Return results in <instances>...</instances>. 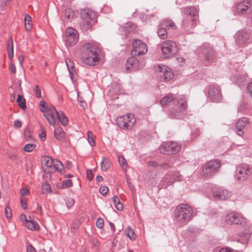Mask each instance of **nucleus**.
<instances>
[{
  "mask_svg": "<svg viewBox=\"0 0 252 252\" xmlns=\"http://www.w3.org/2000/svg\"><path fill=\"white\" fill-rule=\"evenodd\" d=\"M58 119L59 121L61 122V124L63 126H66L68 124V119L67 118L64 116V115L62 113H59L58 115Z\"/></svg>",
  "mask_w": 252,
  "mask_h": 252,
  "instance_id": "obj_40",
  "label": "nucleus"
},
{
  "mask_svg": "<svg viewBox=\"0 0 252 252\" xmlns=\"http://www.w3.org/2000/svg\"><path fill=\"white\" fill-rule=\"evenodd\" d=\"M67 207L69 209L74 204V200L72 198L66 197L64 199Z\"/></svg>",
  "mask_w": 252,
  "mask_h": 252,
  "instance_id": "obj_44",
  "label": "nucleus"
},
{
  "mask_svg": "<svg viewBox=\"0 0 252 252\" xmlns=\"http://www.w3.org/2000/svg\"><path fill=\"white\" fill-rule=\"evenodd\" d=\"M182 12L185 15L190 16V18H198V11L197 9L193 6H189L184 8Z\"/></svg>",
  "mask_w": 252,
  "mask_h": 252,
  "instance_id": "obj_26",
  "label": "nucleus"
},
{
  "mask_svg": "<svg viewBox=\"0 0 252 252\" xmlns=\"http://www.w3.org/2000/svg\"><path fill=\"white\" fill-rule=\"evenodd\" d=\"M177 61H178L179 65L180 66L184 65L185 63V59L183 57H178L177 58Z\"/></svg>",
  "mask_w": 252,
  "mask_h": 252,
  "instance_id": "obj_58",
  "label": "nucleus"
},
{
  "mask_svg": "<svg viewBox=\"0 0 252 252\" xmlns=\"http://www.w3.org/2000/svg\"><path fill=\"white\" fill-rule=\"evenodd\" d=\"M72 186V181L70 179L64 180L63 182L62 188H68Z\"/></svg>",
  "mask_w": 252,
  "mask_h": 252,
  "instance_id": "obj_49",
  "label": "nucleus"
},
{
  "mask_svg": "<svg viewBox=\"0 0 252 252\" xmlns=\"http://www.w3.org/2000/svg\"><path fill=\"white\" fill-rule=\"evenodd\" d=\"M110 162H109V161L107 159L103 158L102 160L101 161V168L102 171H106L108 169V168L110 167Z\"/></svg>",
  "mask_w": 252,
  "mask_h": 252,
  "instance_id": "obj_37",
  "label": "nucleus"
},
{
  "mask_svg": "<svg viewBox=\"0 0 252 252\" xmlns=\"http://www.w3.org/2000/svg\"><path fill=\"white\" fill-rule=\"evenodd\" d=\"M14 125L15 127H21L22 126V123L19 120H16L14 121Z\"/></svg>",
  "mask_w": 252,
  "mask_h": 252,
  "instance_id": "obj_62",
  "label": "nucleus"
},
{
  "mask_svg": "<svg viewBox=\"0 0 252 252\" xmlns=\"http://www.w3.org/2000/svg\"><path fill=\"white\" fill-rule=\"evenodd\" d=\"M220 166V161L210 160L206 163L202 169V174L206 177H209L217 173Z\"/></svg>",
  "mask_w": 252,
  "mask_h": 252,
  "instance_id": "obj_9",
  "label": "nucleus"
},
{
  "mask_svg": "<svg viewBox=\"0 0 252 252\" xmlns=\"http://www.w3.org/2000/svg\"><path fill=\"white\" fill-rule=\"evenodd\" d=\"M213 196L216 199L225 200L231 196V192L223 188H217L213 190Z\"/></svg>",
  "mask_w": 252,
  "mask_h": 252,
  "instance_id": "obj_18",
  "label": "nucleus"
},
{
  "mask_svg": "<svg viewBox=\"0 0 252 252\" xmlns=\"http://www.w3.org/2000/svg\"><path fill=\"white\" fill-rule=\"evenodd\" d=\"M54 135L56 138L60 141L65 140V133L61 128L55 129Z\"/></svg>",
  "mask_w": 252,
  "mask_h": 252,
  "instance_id": "obj_28",
  "label": "nucleus"
},
{
  "mask_svg": "<svg viewBox=\"0 0 252 252\" xmlns=\"http://www.w3.org/2000/svg\"><path fill=\"white\" fill-rule=\"evenodd\" d=\"M108 188L106 186H102L99 189V192L103 196L105 195L108 191Z\"/></svg>",
  "mask_w": 252,
  "mask_h": 252,
  "instance_id": "obj_55",
  "label": "nucleus"
},
{
  "mask_svg": "<svg viewBox=\"0 0 252 252\" xmlns=\"http://www.w3.org/2000/svg\"><path fill=\"white\" fill-rule=\"evenodd\" d=\"M25 137L27 140H31L32 139V136L31 135L30 131L28 128H26L24 132Z\"/></svg>",
  "mask_w": 252,
  "mask_h": 252,
  "instance_id": "obj_53",
  "label": "nucleus"
},
{
  "mask_svg": "<svg viewBox=\"0 0 252 252\" xmlns=\"http://www.w3.org/2000/svg\"><path fill=\"white\" fill-rule=\"evenodd\" d=\"M250 172L249 168L246 165H242L236 167L235 178L238 180L244 181L247 179Z\"/></svg>",
  "mask_w": 252,
  "mask_h": 252,
  "instance_id": "obj_20",
  "label": "nucleus"
},
{
  "mask_svg": "<svg viewBox=\"0 0 252 252\" xmlns=\"http://www.w3.org/2000/svg\"><path fill=\"white\" fill-rule=\"evenodd\" d=\"M42 190L43 193H49L51 192V188L49 184L44 183L42 184Z\"/></svg>",
  "mask_w": 252,
  "mask_h": 252,
  "instance_id": "obj_48",
  "label": "nucleus"
},
{
  "mask_svg": "<svg viewBox=\"0 0 252 252\" xmlns=\"http://www.w3.org/2000/svg\"><path fill=\"white\" fill-rule=\"evenodd\" d=\"M169 117L171 118L181 119V115L179 112L171 111L169 114Z\"/></svg>",
  "mask_w": 252,
  "mask_h": 252,
  "instance_id": "obj_51",
  "label": "nucleus"
},
{
  "mask_svg": "<svg viewBox=\"0 0 252 252\" xmlns=\"http://www.w3.org/2000/svg\"><path fill=\"white\" fill-rule=\"evenodd\" d=\"M161 27H166L168 28L174 29L176 26L174 23L172 21L168 19L164 20L161 23Z\"/></svg>",
  "mask_w": 252,
  "mask_h": 252,
  "instance_id": "obj_33",
  "label": "nucleus"
},
{
  "mask_svg": "<svg viewBox=\"0 0 252 252\" xmlns=\"http://www.w3.org/2000/svg\"><path fill=\"white\" fill-rule=\"evenodd\" d=\"M117 125L122 129L128 130L131 129L136 123L134 115L128 113L126 115L119 117L116 120Z\"/></svg>",
  "mask_w": 252,
  "mask_h": 252,
  "instance_id": "obj_4",
  "label": "nucleus"
},
{
  "mask_svg": "<svg viewBox=\"0 0 252 252\" xmlns=\"http://www.w3.org/2000/svg\"><path fill=\"white\" fill-rule=\"evenodd\" d=\"M99 49L94 43H86L81 49V58L84 63L95 65L99 60Z\"/></svg>",
  "mask_w": 252,
  "mask_h": 252,
  "instance_id": "obj_1",
  "label": "nucleus"
},
{
  "mask_svg": "<svg viewBox=\"0 0 252 252\" xmlns=\"http://www.w3.org/2000/svg\"><path fill=\"white\" fill-rule=\"evenodd\" d=\"M24 61V57L23 55H20L18 57V61L21 66H23V63Z\"/></svg>",
  "mask_w": 252,
  "mask_h": 252,
  "instance_id": "obj_63",
  "label": "nucleus"
},
{
  "mask_svg": "<svg viewBox=\"0 0 252 252\" xmlns=\"http://www.w3.org/2000/svg\"><path fill=\"white\" fill-rule=\"evenodd\" d=\"M88 141L91 146H94L95 145V142L93 138V133L88 131L87 132Z\"/></svg>",
  "mask_w": 252,
  "mask_h": 252,
  "instance_id": "obj_43",
  "label": "nucleus"
},
{
  "mask_svg": "<svg viewBox=\"0 0 252 252\" xmlns=\"http://www.w3.org/2000/svg\"><path fill=\"white\" fill-rule=\"evenodd\" d=\"M20 193L22 196H26L29 193V191L27 189L23 188L21 189Z\"/></svg>",
  "mask_w": 252,
  "mask_h": 252,
  "instance_id": "obj_59",
  "label": "nucleus"
},
{
  "mask_svg": "<svg viewBox=\"0 0 252 252\" xmlns=\"http://www.w3.org/2000/svg\"><path fill=\"white\" fill-rule=\"evenodd\" d=\"M251 236V231L250 230H248L247 232H242L240 235V236L243 239V243L247 242Z\"/></svg>",
  "mask_w": 252,
  "mask_h": 252,
  "instance_id": "obj_39",
  "label": "nucleus"
},
{
  "mask_svg": "<svg viewBox=\"0 0 252 252\" xmlns=\"http://www.w3.org/2000/svg\"><path fill=\"white\" fill-rule=\"evenodd\" d=\"M26 226L28 229L31 230H38L40 228L39 225L38 224V223L33 220L27 221Z\"/></svg>",
  "mask_w": 252,
  "mask_h": 252,
  "instance_id": "obj_30",
  "label": "nucleus"
},
{
  "mask_svg": "<svg viewBox=\"0 0 252 252\" xmlns=\"http://www.w3.org/2000/svg\"><path fill=\"white\" fill-rule=\"evenodd\" d=\"M225 220L229 224L244 225L246 223V219L236 213H231L227 215L225 217Z\"/></svg>",
  "mask_w": 252,
  "mask_h": 252,
  "instance_id": "obj_15",
  "label": "nucleus"
},
{
  "mask_svg": "<svg viewBox=\"0 0 252 252\" xmlns=\"http://www.w3.org/2000/svg\"><path fill=\"white\" fill-rule=\"evenodd\" d=\"M200 134V131L198 129L195 128L192 130L191 131V135L193 138H195L199 136Z\"/></svg>",
  "mask_w": 252,
  "mask_h": 252,
  "instance_id": "obj_57",
  "label": "nucleus"
},
{
  "mask_svg": "<svg viewBox=\"0 0 252 252\" xmlns=\"http://www.w3.org/2000/svg\"><path fill=\"white\" fill-rule=\"evenodd\" d=\"M54 160L48 156H44L41 158V164L44 171L46 173L54 172L53 169Z\"/></svg>",
  "mask_w": 252,
  "mask_h": 252,
  "instance_id": "obj_22",
  "label": "nucleus"
},
{
  "mask_svg": "<svg viewBox=\"0 0 252 252\" xmlns=\"http://www.w3.org/2000/svg\"><path fill=\"white\" fill-rule=\"evenodd\" d=\"M249 124V120L247 118L243 117L238 120L236 123V133L239 136L244 134V129Z\"/></svg>",
  "mask_w": 252,
  "mask_h": 252,
  "instance_id": "obj_23",
  "label": "nucleus"
},
{
  "mask_svg": "<svg viewBox=\"0 0 252 252\" xmlns=\"http://www.w3.org/2000/svg\"><path fill=\"white\" fill-rule=\"evenodd\" d=\"M197 21L196 18H184L182 21V28L185 32L189 33L191 32L190 30L195 27Z\"/></svg>",
  "mask_w": 252,
  "mask_h": 252,
  "instance_id": "obj_21",
  "label": "nucleus"
},
{
  "mask_svg": "<svg viewBox=\"0 0 252 252\" xmlns=\"http://www.w3.org/2000/svg\"><path fill=\"white\" fill-rule=\"evenodd\" d=\"M27 252H36L35 249L32 245L28 246L27 247Z\"/></svg>",
  "mask_w": 252,
  "mask_h": 252,
  "instance_id": "obj_61",
  "label": "nucleus"
},
{
  "mask_svg": "<svg viewBox=\"0 0 252 252\" xmlns=\"http://www.w3.org/2000/svg\"><path fill=\"white\" fill-rule=\"evenodd\" d=\"M33 91L36 97L40 98L41 97V91L38 85L35 86L33 89Z\"/></svg>",
  "mask_w": 252,
  "mask_h": 252,
  "instance_id": "obj_50",
  "label": "nucleus"
},
{
  "mask_svg": "<svg viewBox=\"0 0 252 252\" xmlns=\"http://www.w3.org/2000/svg\"><path fill=\"white\" fill-rule=\"evenodd\" d=\"M78 35L77 32L72 28H68L65 31L64 40L66 46H72L78 41Z\"/></svg>",
  "mask_w": 252,
  "mask_h": 252,
  "instance_id": "obj_13",
  "label": "nucleus"
},
{
  "mask_svg": "<svg viewBox=\"0 0 252 252\" xmlns=\"http://www.w3.org/2000/svg\"><path fill=\"white\" fill-rule=\"evenodd\" d=\"M139 62L133 57L129 58L126 63V69L127 71H136L139 69Z\"/></svg>",
  "mask_w": 252,
  "mask_h": 252,
  "instance_id": "obj_25",
  "label": "nucleus"
},
{
  "mask_svg": "<svg viewBox=\"0 0 252 252\" xmlns=\"http://www.w3.org/2000/svg\"><path fill=\"white\" fill-rule=\"evenodd\" d=\"M74 12L70 8H67L65 10L64 16L68 19L72 18L74 16Z\"/></svg>",
  "mask_w": 252,
  "mask_h": 252,
  "instance_id": "obj_42",
  "label": "nucleus"
},
{
  "mask_svg": "<svg viewBox=\"0 0 252 252\" xmlns=\"http://www.w3.org/2000/svg\"><path fill=\"white\" fill-rule=\"evenodd\" d=\"M35 147V145L33 144H27L25 146L24 150L26 152H31L32 151Z\"/></svg>",
  "mask_w": 252,
  "mask_h": 252,
  "instance_id": "obj_47",
  "label": "nucleus"
},
{
  "mask_svg": "<svg viewBox=\"0 0 252 252\" xmlns=\"http://www.w3.org/2000/svg\"><path fill=\"white\" fill-rule=\"evenodd\" d=\"M113 201L115 207L119 211H121L123 209V204L121 202L120 199L117 196H114L113 197Z\"/></svg>",
  "mask_w": 252,
  "mask_h": 252,
  "instance_id": "obj_35",
  "label": "nucleus"
},
{
  "mask_svg": "<svg viewBox=\"0 0 252 252\" xmlns=\"http://www.w3.org/2000/svg\"><path fill=\"white\" fill-rule=\"evenodd\" d=\"M181 146L177 142L170 141L162 143L159 147V152L165 155L174 154L178 152Z\"/></svg>",
  "mask_w": 252,
  "mask_h": 252,
  "instance_id": "obj_8",
  "label": "nucleus"
},
{
  "mask_svg": "<svg viewBox=\"0 0 252 252\" xmlns=\"http://www.w3.org/2000/svg\"><path fill=\"white\" fill-rule=\"evenodd\" d=\"M157 33L158 36L161 39H165L167 37V31L163 27H161L159 28L158 30Z\"/></svg>",
  "mask_w": 252,
  "mask_h": 252,
  "instance_id": "obj_36",
  "label": "nucleus"
},
{
  "mask_svg": "<svg viewBox=\"0 0 252 252\" xmlns=\"http://www.w3.org/2000/svg\"><path fill=\"white\" fill-rule=\"evenodd\" d=\"M17 102L18 103V105L21 108L25 109L26 108L25 99L23 97V96L19 94L17 99Z\"/></svg>",
  "mask_w": 252,
  "mask_h": 252,
  "instance_id": "obj_41",
  "label": "nucleus"
},
{
  "mask_svg": "<svg viewBox=\"0 0 252 252\" xmlns=\"http://www.w3.org/2000/svg\"><path fill=\"white\" fill-rule=\"evenodd\" d=\"M181 178L182 176L178 172H169L161 181L160 186L162 188H166L175 181L181 180Z\"/></svg>",
  "mask_w": 252,
  "mask_h": 252,
  "instance_id": "obj_11",
  "label": "nucleus"
},
{
  "mask_svg": "<svg viewBox=\"0 0 252 252\" xmlns=\"http://www.w3.org/2000/svg\"><path fill=\"white\" fill-rule=\"evenodd\" d=\"M59 112H57L54 106L51 105L50 108L44 113V116L48 121L49 124L54 126L56 123V119L58 118Z\"/></svg>",
  "mask_w": 252,
  "mask_h": 252,
  "instance_id": "obj_19",
  "label": "nucleus"
},
{
  "mask_svg": "<svg viewBox=\"0 0 252 252\" xmlns=\"http://www.w3.org/2000/svg\"><path fill=\"white\" fill-rule=\"evenodd\" d=\"M162 57L164 59H169L173 57L177 51V44L171 40H166L161 45Z\"/></svg>",
  "mask_w": 252,
  "mask_h": 252,
  "instance_id": "obj_7",
  "label": "nucleus"
},
{
  "mask_svg": "<svg viewBox=\"0 0 252 252\" xmlns=\"http://www.w3.org/2000/svg\"><path fill=\"white\" fill-rule=\"evenodd\" d=\"M25 29L27 31H30L32 29V18L31 16L27 14L25 17Z\"/></svg>",
  "mask_w": 252,
  "mask_h": 252,
  "instance_id": "obj_34",
  "label": "nucleus"
},
{
  "mask_svg": "<svg viewBox=\"0 0 252 252\" xmlns=\"http://www.w3.org/2000/svg\"><path fill=\"white\" fill-rule=\"evenodd\" d=\"M104 225V220L101 218H99L96 221V225L98 228H101Z\"/></svg>",
  "mask_w": 252,
  "mask_h": 252,
  "instance_id": "obj_52",
  "label": "nucleus"
},
{
  "mask_svg": "<svg viewBox=\"0 0 252 252\" xmlns=\"http://www.w3.org/2000/svg\"><path fill=\"white\" fill-rule=\"evenodd\" d=\"M251 3L249 0H244L235 4V11L237 14L242 15L251 11Z\"/></svg>",
  "mask_w": 252,
  "mask_h": 252,
  "instance_id": "obj_16",
  "label": "nucleus"
},
{
  "mask_svg": "<svg viewBox=\"0 0 252 252\" xmlns=\"http://www.w3.org/2000/svg\"><path fill=\"white\" fill-rule=\"evenodd\" d=\"M155 68L158 77L162 82H168L174 77V73L171 69L166 65L158 64L155 66Z\"/></svg>",
  "mask_w": 252,
  "mask_h": 252,
  "instance_id": "obj_5",
  "label": "nucleus"
},
{
  "mask_svg": "<svg viewBox=\"0 0 252 252\" xmlns=\"http://www.w3.org/2000/svg\"><path fill=\"white\" fill-rule=\"evenodd\" d=\"M249 33L245 31H239L235 34L236 42L239 46L247 44L249 42Z\"/></svg>",
  "mask_w": 252,
  "mask_h": 252,
  "instance_id": "obj_17",
  "label": "nucleus"
},
{
  "mask_svg": "<svg viewBox=\"0 0 252 252\" xmlns=\"http://www.w3.org/2000/svg\"><path fill=\"white\" fill-rule=\"evenodd\" d=\"M148 51V47L142 41L135 39L132 42L131 54L133 56H141L145 54Z\"/></svg>",
  "mask_w": 252,
  "mask_h": 252,
  "instance_id": "obj_10",
  "label": "nucleus"
},
{
  "mask_svg": "<svg viewBox=\"0 0 252 252\" xmlns=\"http://www.w3.org/2000/svg\"><path fill=\"white\" fill-rule=\"evenodd\" d=\"M171 100L173 101L175 104L179 105L181 110L183 111L187 107V103L185 97L184 95L179 97H175L174 95L172 94H169L164 96L159 101V103L161 106H165Z\"/></svg>",
  "mask_w": 252,
  "mask_h": 252,
  "instance_id": "obj_6",
  "label": "nucleus"
},
{
  "mask_svg": "<svg viewBox=\"0 0 252 252\" xmlns=\"http://www.w3.org/2000/svg\"><path fill=\"white\" fill-rule=\"evenodd\" d=\"M208 96L214 102H220L222 98L220 87L216 85H211L208 88Z\"/></svg>",
  "mask_w": 252,
  "mask_h": 252,
  "instance_id": "obj_12",
  "label": "nucleus"
},
{
  "mask_svg": "<svg viewBox=\"0 0 252 252\" xmlns=\"http://www.w3.org/2000/svg\"><path fill=\"white\" fill-rule=\"evenodd\" d=\"M87 177L89 181L92 180L94 178V175L92 173V170H87Z\"/></svg>",
  "mask_w": 252,
  "mask_h": 252,
  "instance_id": "obj_60",
  "label": "nucleus"
},
{
  "mask_svg": "<svg viewBox=\"0 0 252 252\" xmlns=\"http://www.w3.org/2000/svg\"><path fill=\"white\" fill-rule=\"evenodd\" d=\"M7 51L9 58L12 59L13 57V42L11 38H9L7 41Z\"/></svg>",
  "mask_w": 252,
  "mask_h": 252,
  "instance_id": "obj_31",
  "label": "nucleus"
},
{
  "mask_svg": "<svg viewBox=\"0 0 252 252\" xmlns=\"http://www.w3.org/2000/svg\"><path fill=\"white\" fill-rule=\"evenodd\" d=\"M118 161L120 165L123 168H126L127 167L126 160L123 156H121L118 157Z\"/></svg>",
  "mask_w": 252,
  "mask_h": 252,
  "instance_id": "obj_45",
  "label": "nucleus"
},
{
  "mask_svg": "<svg viewBox=\"0 0 252 252\" xmlns=\"http://www.w3.org/2000/svg\"><path fill=\"white\" fill-rule=\"evenodd\" d=\"M4 211H5V214L6 217L8 219L10 218L12 216V213H11V209L10 208V207L8 206H6L5 208Z\"/></svg>",
  "mask_w": 252,
  "mask_h": 252,
  "instance_id": "obj_54",
  "label": "nucleus"
},
{
  "mask_svg": "<svg viewBox=\"0 0 252 252\" xmlns=\"http://www.w3.org/2000/svg\"><path fill=\"white\" fill-rule=\"evenodd\" d=\"M97 13L89 9H83L81 10V21L80 28L83 31H86L92 28V26L96 22Z\"/></svg>",
  "mask_w": 252,
  "mask_h": 252,
  "instance_id": "obj_3",
  "label": "nucleus"
},
{
  "mask_svg": "<svg viewBox=\"0 0 252 252\" xmlns=\"http://www.w3.org/2000/svg\"><path fill=\"white\" fill-rule=\"evenodd\" d=\"M231 79L233 83L241 86L244 85V83L246 81V77L245 76L239 75L238 76H233Z\"/></svg>",
  "mask_w": 252,
  "mask_h": 252,
  "instance_id": "obj_29",
  "label": "nucleus"
},
{
  "mask_svg": "<svg viewBox=\"0 0 252 252\" xmlns=\"http://www.w3.org/2000/svg\"><path fill=\"white\" fill-rule=\"evenodd\" d=\"M126 235L131 240H134L135 239V234L133 229L130 227H128L126 230Z\"/></svg>",
  "mask_w": 252,
  "mask_h": 252,
  "instance_id": "obj_38",
  "label": "nucleus"
},
{
  "mask_svg": "<svg viewBox=\"0 0 252 252\" xmlns=\"http://www.w3.org/2000/svg\"><path fill=\"white\" fill-rule=\"evenodd\" d=\"M39 106L40 107V111L44 113H45L48 109L50 108V106H46L45 105V101L42 100L39 103Z\"/></svg>",
  "mask_w": 252,
  "mask_h": 252,
  "instance_id": "obj_46",
  "label": "nucleus"
},
{
  "mask_svg": "<svg viewBox=\"0 0 252 252\" xmlns=\"http://www.w3.org/2000/svg\"><path fill=\"white\" fill-rule=\"evenodd\" d=\"M219 252H234L230 249L228 248H223L221 249Z\"/></svg>",
  "mask_w": 252,
  "mask_h": 252,
  "instance_id": "obj_64",
  "label": "nucleus"
},
{
  "mask_svg": "<svg viewBox=\"0 0 252 252\" xmlns=\"http://www.w3.org/2000/svg\"><path fill=\"white\" fill-rule=\"evenodd\" d=\"M122 29L123 30L124 33L126 35L131 32H134L136 29V26L132 22H127L125 24Z\"/></svg>",
  "mask_w": 252,
  "mask_h": 252,
  "instance_id": "obj_27",
  "label": "nucleus"
},
{
  "mask_svg": "<svg viewBox=\"0 0 252 252\" xmlns=\"http://www.w3.org/2000/svg\"><path fill=\"white\" fill-rule=\"evenodd\" d=\"M54 171L57 170L59 172L62 173L63 170V163L58 159H54L53 163Z\"/></svg>",
  "mask_w": 252,
  "mask_h": 252,
  "instance_id": "obj_32",
  "label": "nucleus"
},
{
  "mask_svg": "<svg viewBox=\"0 0 252 252\" xmlns=\"http://www.w3.org/2000/svg\"><path fill=\"white\" fill-rule=\"evenodd\" d=\"M198 52L204 58L206 65H208L213 59L214 53L212 47L208 44H203L198 50Z\"/></svg>",
  "mask_w": 252,
  "mask_h": 252,
  "instance_id": "obj_14",
  "label": "nucleus"
},
{
  "mask_svg": "<svg viewBox=\"0 0 252 252\" xmlns=\"http://www.w3.org/2000/svg\"><path fill=\"white\" fill-rule=\"evenodd\" d=\"M192 209L187 204L178 205L174 212V220L177 225L182 226L186 224L192 215Z\"/></svg>",
  "mask_w": 252,
  "mask_h": 252,
  "instance_id": "obj_2",
  "label": "nucleus"
},
{
  "mask_svg": "<svg viewBox=\"0 0 252 252\" xmlns=\"http://www.w3.org/2000/svg\"><path fill=\"white\" fill-rule=\"evenodd\" d=\"M113 86L112 85V86H111L110 87L109 91H111V89H112V93H115V94H117V93H118L119 92V91H120V85H118V84H117L116 88H113Z\"/></svg>",
  "mask_w": 252,
  "mask_h": 252,
  "instance_id": "obj_56",
  "label": "nucleus"
},
{
  "mask_svg": "<svg viewBox=\"0 0 252 252\" xmlns=\"http://www.w3.org/2000/svg\"><path fill=\"white\" fill-rule=\"evenodd\" d=\"M65 63L70 75V79L72 82L74 83L77 80V75L74 66V63L71 59L67 58L65 60Z\"/></svg>",
  "mask_w": 252,
  "mask_h": 252,
  "instance_id": "obj_24",
  "label": "nucleus"
}]
</instances>
